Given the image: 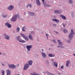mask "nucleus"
<instances>
[{
  "instance_id": "nucleus-46",
  "label": "nucleus",
  "mask_w": 75,
  "mask_h": 75,
  "mask_svg": "<svg viewBox=\"0 0 75 75\" xmlns=\"http://www.w3.org/2000/svg\"><path fill=\"white\" fill-rule=\"evenodd\" d=\"M73 55L75 57V54H73Z\"/></svg>"
},
{
  "instance_id": "nucleus-37",
  "label": "nucleus",
  "mask_w": 75,
  "mask_h": 75,
  "mask_svg": "<svg viewBox=\"0 0 75 75\" xmlns=\"http://www.w3.org/2000/svg\"><path fill=\"white\" fill-rule=\"evenodd\" d=\"M53 26H54V27H55L56 26H57V25L54 24L53 25Z\"/></svg>"
},
{
  "instance_id": "nucleus-45",
  "label": "nucleus",
  "mask_w": 75,
  "mask_h": 75,
  "mask_svg": "<svg viewBox=\"0 0 75 75\" xmlns=\"http://www.w3.org/2000/svg\"><path fill=\"white\" fill-rule=\"evenodd\" d=\"M2 65H3V66H4V64H2Z\"/></svg>"
},
{
  "instance_id": "nucleus-1",
  "label": "nucleus",
  "mask_w": 75,
  "mask_h": 75,
  "mask_svg": "<svg viewBox=\"0 0 75 75\" xmlns=\"http://www.w3.org/2000/svg\"><path fill=\"white\" fill-rule=\"evenodd\" d=\"M17 16L18 17V18H19V17H20L19 14H18L17 15H15L11 19V21H16L17 20Z\"/></svg>"
},
{
  "instance_id": "nucleus-2",
  "label": "nucleus",
  "mask_w": 75,
  "mask_h": 75,
  "mask_svg": "<svg viewBox=\"0 0 75 75\" xmlns=\"http://www.w3.org/2000/svg\"><path fill=\"white\" fill-rule=\"evenodd\" d=\"M74 31L73 30H71V32L70 33L69 35V38H70V40H71L73 38V36L74 35Z\"/></svg>"
},
{
  "instance_id": "nucleus-38",
  "label": "nucleus",
  "mask_w": 75,
  "mask_h": 75,
  "mask_svg": "<svg viewBox=\"0 0 75 75\" xmlns=\"http://www.w3.org/2000/svg\"><path fill=\"white\" fill-rule=\"evenodd\" d=\"M35 33L33 31L31 32V34H34Z\"/></svg>"
},
{
  "instance_id": "nucleus-26",
  "label": "nucleus",
  "mask_w": 75,
  "mask_h": 75,
  "mask_svg": "<svg viewBox=\"0 0 75 75\" xmlns=\"http://www.w3.org/2000/svg\"><path fill=\"white\" fill-rule=\"evenodd\" d=\"M25 26H24L22 28V31H25Z\"/></svg>"
},
{
  "instance_id": "nucleus-32",
  "label": "nucleus",
  "mask_w": 75,
  "mask_h": 75,
  "mask_svg": "<svg viewBox=\"0 0 75 75\" xmlns=\"http://www.w3.org/2000/svg\"><path fill=\"white\" fill-rule=\"evenodd\" d=\"M64 68V66L63 65H62V66L61 67V69H63Z\"/></svg>"
},
{
  "instance_id": "nucleus-5",
  "label": "nucleus",
  "mask_w": 75,
  "mask_h": 75,
  "mask_svg": "<svg viewBox=\"0 0 75 75\" xmlns=\"http://www.w3.org/2000/svg\"><path fill=\"white\" fill-rule=\"evenodd\" d=\"M29 67V65L28 64H26L25 65V67L23 68V70H26V69H27Z\"/></svg>"
},
{
  "instance_id": "nucleus-23",
  "label": "nucleus",
  "mask_w": 75,
  "mask_h": 75,
  "mask_svg": "<svg viewBox=\"0 0 75 75\" xmlns=\"http://www.w3.org/2000/svg\"><path fill=\"white\" fill-rule=\"evenodd\" d=\"M54 55H53L51 54H49V57H54Z\"/></svg>"
},
{
  "instance_id": "nucleus-44",
  "label": "nucleus",
  "mask_w": 75,
  "mask_h": 75,
  "mask_svg": "<svg viewBox=\"0 0 75 75\" xmlns=\"http://www.w3.org/2000/svg\"><path fill=\"white\" fill-rule=\"evenodd\" d=\"M67 41L68 42H70V41H69V40H68Z\"/></svg>"
},
{
  "instance_id": "nucleus-15",
  "label": "nucleus",
  "mask_w": 75,
  "mask_h": 75,
  "mask_svg": "<svg viewBox=\"0 0 75 75\" xmlns=\"http://www.w3.org/2000/svg\"><path fill=\"white\" fill-rule=\"evenodd\" d=\"M57 42H59V45H60V46H62V45H63L62 44V42L60 41V40H58L57 41Z\"/></svg>"
},
{
  "instance_id": "nucleus-21",
  "label": "nucleus",
  "mask_w": 75,
  "mask_h": 75,
  "mask_svg": "<svg viewBox=\"0 0 75 75\" xmlns=\"http://www.w3.org/2000/svg\"><path fill=\"white\" fill-rule=\"evenodd\" d=\"M24 39H25V40H26V41H28L29 40V39H28V37L27 36H25L24 38Z\"/></svg>"
},
{
  "instance_id": "nucleus-16",
  "label": "nucleus",
  "mask_w": 75,
  "mask_h": 75,
  "mask_svg": "<svg viewBox=\"0 0 75 75\" xmlns=\"http://www.w3.org/2000/svg\"><path fill=\"white\" fill-rule=\"evenodd\" d=\"M70 62V61L69 60H68L66 61V66L67 67H68V66L69 65V63Z\"/></svg>"
},
{
  "instance_id": "nucleus-10",
  "label": "nucleus",
  "mask_w": 75,
  "mask_h": 75,
  "mask_svg": "<svg viewBox=\"0 0 75 75\" xmlns=\"http://www.w3.org/2000/svg\"><path fill=\"white\" fill-rule=\"evenodd\" d=\"M4 35L5 36V38L7 40H9L10 39V37L8 36L6 34H4Z\"/></svg>"
},
{
  "instance_id": "nucleus-6",
  "label": "nucleus",
  "mask_w": 75,
  "mask_h": 75,
  "mask_svg": "<svg viewBox=\"0 0 75 75\" xmlns=\"http://www.w3.org/2000/svg\"><path fill=\"white\" fill-rule=\"evenodd\" d=\"M8 8L9 10H12L14 8V6L12 5H10Z\"/></svg>"
},
{
  "instance_id": "nucleus-42",
  "label": "nucleus",
  "mask_w": 75,
  "mask_h": 75,
  "mask_svg": "<svg viewBox=\"0 0 75 75\" xmlns=\"http://www.w3.org/2000/svg\"><path fill=\"white\" fill-rule=\"evenodd\" d=\"M28 5H26V7H27V8H28Z\"/></svg>"
},
{
  "instance_id": "nucleus-20",
  "label": "nucleus",
  "mask_w": 75,
  "mask_h": 75,
  "mask_svg": "<svg viewBox=\"0 0 75 75\" xmlns=\"http://www.w3.org/2000/svg\"><path fill=\"white\" fill-rule=\"evenodd\" d=\"M42 1L43 2V4H44V6H46V4H47V3H46V2H44L45 1L44 0H42Z\"/></svg>"
},
{
  "instance_id": "nucleus-17",
  "label": "nucleus",
  "mask_w": 75,
  "mask_h": 75,
  "mask_svg": "<svg viewBox=\"0 0 75 75\" xmlns=\"http://www.w3.org/2000/svg\"><path fill=\"white\" fill-rule=\"evenodd\" d=\"M52 21H55V22H56L57 23H59V20H58L57 19H53L52 20Z\"/></svg>"
},
{
  "instance_id": "nucleus-39",
  "label": "nucleus",
  "mask_w": 75,
  "mask_h": 75,
  "mask_svg": "<svg viewBox=\"0 0 75 75\" xmlns=\"http://www.w3.org/2000/svg\"><path fill=\"white\" fill-rule=\"evenodd\" d=\"M57 47H58V48H59L60 47H61V46H57Z\"/></svg>"
},
{
  "instance_id": "nucleus-52",
  "label": "nucleus",
  "mask_w": 75,
  "mask_h": 75,
  "mask_svg": "<svg viewBox=\"0 0 75 75\" xmlns=\"http://www.w3.org/2000/svg\"><path fill=\"white\" fill-rule=\"evenodd\" d=\"M59 74V73H58Z\"/></svg>"
},
{
  "instance_id": "nucleus-43",
  "label": "nucleus",
  "mask_w": 75,
  "mask_h": 75,
  "mask_svg": "<svg viewBox=\"0 0 75 75\" xmlns=\"http://www.w3.org/2000/svg\"><path fill=\"white\" fill-rule=\"evenodd\" d=\"M42 52L44 51V50H43V49H42Z\"/></svg>"
},
{
  "instance_id": "nucleus-30",
  "label": "nucleus",
  "mask_w": 75,
  "mask_h": 75,
  "mask_svg": "<svg viewBox=\"0 0 75 75\" xmlns=\"http://www.w3.org/2000/svg\"><path fill=\"white\" fill-rule=\"evenodd\" d=\"M1 72L2 73V74H4V73H5L4 71V70H2L1 71Z\"/></svg>"
},
{
  "instance_id": "nucleus-33",
  "label": "nucleus",
  "mask_w": 75,
  "mask_h": 75,
  "mask_svg": "<svg viewBox=\"0 0 75 75\" xmlns=\"http://www.w3.org/2000/svg\"><path fill=\"white\" fill-rule=\"evenodd\" d=\"M29 6L31 8L32 7L31 4H28Z\"/></svg>"
},
{
  "instance_id": "nucleus-11",
  "label": "nucleus",
  "mask_w": 75,
  "mask_h": 75,
  "mask_svg": "<svg viewBox=\"0 0 75 75\" xmlns=\"http://www.w3.org/2000/svg\"><path fill=\"white\" fill-rule=\"evenodd\" d=\"M6 26H7L8 28H11V25L8 23H6Z\"/></svg>"
},
{
  "instance_id": "nucleus-24",
  "label": "nucleus",
  "mask_w": 75,
  "mask_h": 75,
  "mask_svg": "<svg viewBox=\"0 0 75 75\" xmlns=\"http://www.w3.org/2000/svg\"><path fill=\"white\" fill-rule=\"evenodd\" d=\"M54 65L56 67H57L58 65H57V63L56 62H55L54 63Z\"/></svg>"
},
{
  "instance_id": "nucleus-18",
  "label": "nucleus",
  "mask_w": 75,
  "mask_h": 75,
  "mask_svg": "<svg viewBox=\"0 0 75 75\" xmlns=\"http://www.w3.org/2000/svg\"><path fill=\"white\" fill-rule=\"evenodd\" d=\"M28 37L30 39V40H33V37H32V36L31 35V34H29V35L28 36Z\"/></svg>"
},
{
  "instance_id": "nucleus-50",
  "label": "nucleus",
  "mask_w": 75,
  "mask_h": 75,
  "mask_svg": "<svg viewBox=\"0 0 75 75\" xmlns=\"http://www.w3.org/2000/svg\"><path fill=\"white\" fill-rule=\"evenodd\" d=\"M32 0V1H33V0Z\"/></svg>"
},
{
  "instance_id": "nucleus-31",
  "label": "nucleus",
  "mask_w": 75,
  "mask_h": 75,
  "mask_svg": "<svg viewBox=\"0 0 75 75\" xmlns=\"http://www.w3.org/2000/svg\"><path fill=\"white\" fill-rule=\"evenodd\" d=\"M47 7H50V5L48 4L47 5V4H46V6H45V7H47Z\"/></svg>"
},
{
  "instance_id": "nucleus-35",
  "label": "nucleus",
  "mask_w": 75,
  "mask_h": 75,
  "mask_svg": "<svg viewBox=\"0 0 75 75\" xmlns=\"http://www.w3.org/2000/svg\"><path fill=\"white\" fill-rule=\"evenodd\" d=\"M53 42H54V43H55V44H57V42H55V40H53Z\"/></svg>"
},
{
  "instance_id": "nucleus-29",
  "label": "nucleus",
  "mask_w": 75,
  "mask_h": 75,
  "mask_svg": "<svg viewBox=\"0 0 75 75\" xmlns=\"http://www.w3.org/2000/svg\"><path fill=\"white\" fill-rule=\"evenodd\" d=\"M69 3H70V4H72L73 3V2L71 0H69Z\"/></svg>"
},
{
  "instance_id": "nucleus-34",
  "label": "nucleus",
  "mask_w": 75,
  "mask_h": 75,
  "mask_svg": "<svg viewBox=\"0 0 75 75\" xmlns=\"http://www.w3.org/2000/svg\"><path fill=\"white\" fill-rule=\"evenodd\" d=\"M48 74H49V75H54L53 74H51L50 73H48Z\"/></svg>"
},
{
  "instance_id": "nucleus-48",
  "label": "nucleus",
  "mask_w": 75,
  "mask_h": 75,
  "mask_svg": "<svg viewBox=\"0 0 75 75\" xmlns=\"http://www.w3.org/2000/svg\"><path fill=\"white\" fill-rule=\"evenodd\" d=\"M1 53L0 52V55H1Z\"/></svg>"
},
{
  "instance_id": "nucleus-8",
  "label": "nucleus",
  "mask_w": 75,
  "mask_h": 75,
  "mask_svg": "<svg viewBox=\"0 0 75 75\" xmlns=\"http://www.w3.org/2000/svg\"><path fill=\"white\" fill-rule=\"evenodd\" d=\"M26 48L28 50V51H30V48H32V45H30L29 46H26Z\"/></svg>"
},
{
  "instance_id": "nucleus-49",
  "label": "nucleus",
  "mask_w": 75,
  "mask_h": 75,
  "mask_svg": "<svg viewBox=\"0 0 75 75\" xmlns=\"http://www.w3.org/2000/svg\"><path fill=\"white\" fill-rule=\"evenodd\" d=\"M38 41H39V40H38Z\"/></svg>"
},
{
  "instance_id": "nucleus-51",
  "label": "nucleus",
  "mask_w": 75,
  "mask_h": 75,
  "mask_svg": "<svg viewBox=\"0 0 75 75\" xmlns=\"http://www.w3.org/2000/svg\"><path fill=\"white\" fill-rule=\"evenodd\" d=\"M72 5V6H73V5Z\"/></svg>"
},
{
  "instance_id": "nucleus-40",
  "label": "nucleus",
  "mask_w": 75,
  "mask_h": 75,
  "mask_svg": "<svg viewBox=\"0 0 75 75\" xmlns=\"http://www.w3.org/2000/svg\"><path fill=\"white\" fill-rule=\"evenodd\" d=\"M63 25L64 27H65V24H64V23H63Z\"/></svg>"
},
{
  "instance_id": "nucleus-9",
  "label": "nucleus",
  "mask_w": 75,
  "mask_h": 75,
  "mask_svg": "<svg viewBox=\"0 0 75 75\" xmlns=\"http://www.w3.org/2000/svg\"><path fill=\"white\" fill-rule=\"evenodd\" d=\"M42 55L44 58H46L47 57V55H46V54L44 52H42Z\"/></svg>"
},
{
  "instance_id": "nucleus-12",
  "label": "nucleus",
  "mask_w": 75,
  "mask_h": 75,
  "mask_svg": "<svg viewBox=\"0 0 75 75\" xmlns=\"http://www.w3.org/2000/svg\"><path fill=\"white\" fill-rule=\"evenodd\" d=\"M36 3L37 5L40 6L41 5V3H40V1L39 0H36Z\"/></svg>"
},
{
  "instance_id": "nucleus-25",
  "label": "nucleus",
  "mask_w": 75,
  "mask_h": 75,
  "mask_svg": "<svg viewBox=\"0 0 75 75\" xmlns=\"http://www.w3.org/2000/svg\"><path fill=\"white\" fill-rule=\"evenodd\" d=\"M63 32L64 33H67L68 32V31L66 29H64L63 30Z\"/></svg>"
},
{
  "instance_id": "nucleus-47",
  "label": "nucleus",
  "mask_w": 75,
  "mask_h": 75,
  "mask_svg": "<svg viewBox=\"0 0 75 75\" xmlns=\"http://www.w3.org/2000/svg\"><path fill=\"white\" fill-rule=\"evenodd\" d=\"M57 34H58V32H56Z\"/></svg>"
},
{
  "instance_id": "nucleus-36",
  "label": "nucleus",
  "mask_w": 75,
  "mask_h": 75,
  "mask_svg": "<svg viewBox=\"0 0 75 75\" xmlns=\"http://www.w3.org/2000/svg\"><path fill=\"white\" fill-rule=\"evenodd\" d=\"M3 17H4V18H6V17H7V15H4V16H3Z\"/></svg>"
},
{
  "instance_id": "nucleus-13",
  "label": "nucleus",
  "mask_w": 75,
  "mask_h": 75,
  "mask_svg": "<svg viewBox=\"0 0 75 75\" xmlns=\"http://www.w3.org/2000/svg\"><path fill=\"white\" fill-rule=\"evenodd\" d=\"M60 16L63 20H66V17L64 16V15H60Z\"/></svg>"
},
{
  "instance_id": "nucleus-41",
  "label": "nucleus",
  "mask_w": 75,
  "mask_h": 75,
  "mask_svg": "<svg viewBox=\"0 0 75 75\" xmlns=\"http://www.w3.org/2000/svg\"><path fill=\"white\" fill-rule=\"evenodd\" d=\"M46 35L47 37V38H48V35H47V34H46Z\"/></svg>"
},
{
  "instance_id": "nucleus-7",
  "label": "nucleus",
  "mask_w": 75,
  "mask_h": 75,
  "mask_svg": "<svg viewBox=\"0 0 75 75\" xmlns=\"http://www.w3.org/2000/svg\"><path fill=\"white\" fill-rule=\"evenodd\" d=\"M62 12V11L59 10H56L54 11V13H55V14H57V13L58 14H61Z\"/></svg>"
},
{
  "instance_id": "nucleus-28",
  "label": "nucleus",
  "mask_w": 75,
  "mask_h": 75,
  "mask_svg": "<svg viewBox=\"0 0 75 75\" xmlns=\"http://www.w3.org/2000/svg\"><path fill=\"white\" fill-rule=\"evenodd\" d=\"M30 14L31 16H33L34 15V13L33 12H30Z\"/></svg>"
},
{
  "instance_id": "nucleus-14",
  "label": "nucleus",
  "mask_w": 75,
  "mask_h": 75,
  "mask_svg": "<svg viewBox=\"0 0 75 75\" xmlns=\"http://www.w3.org/2000/svg\"><path fill=\"white\" fill-rule=\"evenodd\" d=\"M6 71L7 72V75H10V74H11V71H10L9 70V69H8L6 70Z\"/></svg>"
},
{
  "instance_id": "nucleus-19",
  "label": "nucleus",
  "mask_w": 75,
  "mask_h": 75,
  "mask_svg": "<svg viewBox=\"0 0 75 75\" xmlns=\"http://www.w3.org/2000/svg\"><path fill=\"white\" fill-rule=\"evenodd\" d=\"M33 61L31 60H30L28 62V64L30 65H32V64H33Z\"/></svg>"
},
{
  "instance_id": "nucleus-3",
  "label": "nucleus",
  "mask_w": 75,
  "mask_h": 75,
  "mask_svg": "<svg viewBox=\"0 0 75 75\" xmlns=\"http://www.w3.org/2000/svg\"><path fill=\"white\" fill-rule=\"evenodd\" d=\"M17 40L19 42H22V43H23V42H25V41L23 40H21L20 39V36H18L17 37Z\"/></svg>"
},
{
  "instance_id": "nucleus-22",
  "label": "nucleus",
  "mask_w": 75,
  "mask_h": 75,
  "mask_svg": "<svg viewBox=\"0 0 75 75\" xmlns=\"http://www.w3.org/2000/svg\"><path fill=\"white\" fill-rule=\"evenodd\" d=\"M19 31H20V28L18 27L16 28V32H19Z\"/></svg>"
},
{
  "instance_id": "nucleus-4",
  "label": "nucleus",
  "mask_w": 75,
  "mask_h": 75,
  "mask_svg": "<svg viewBox=\"0 0 75 75\" xmlns=\"http://www.w3.org/2000/svg\"><path fill=\"white\" fill-rule=\"evenodd\" d=\"M9 67L10 68H12V69H14L16 68V66L13 64L9 65Z\"/></svg>"
},
{
  "instance_id": "nucleus-27",
  "label": "nucleus",
  "mask_w": 75,
  "mask_h": 75,
  "mask_svg": "<svg viewBox=\"0 0 75 75\" xmlns=\"http://www.w3.org/2000/svg\"><path fill=\"white\" fill-rule=\"evenodd\" d=\"M21 37H23L24 38L25 36L24 35L23 33H21Z\"/></svg>"
}]
</instances>
